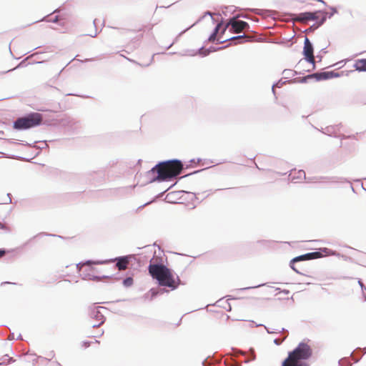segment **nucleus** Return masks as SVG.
Wrapping results in <instances>:
<instances>
[{"label": "nucleus", "instance_id": "obj_1", "mask_svg": "<svg viewBox=\"0 0 366 366\" xmlns=\"http://www.w3.org/2000/svg\"><path fill=\"white\" fill-rule=\"evenodd\" d=\"M149 274L158 282L159 286L176 290L181 284V280L174 272L162 264H152L148 267Z\"/></svg>", "mask_w": 366, "mask_h": 366}, {"label": "nucleus", "instance_id": "obj_2", "mask_svg": "<svg viewBox=\"0 0 366 366\" xmlns=\"http://www.w3.org/2000/svg\"><path fill=\"white\" fill-rule=\"evenodd\" d=\"M312 355V348L306 342H300L283 361L282 366H309L307 360Z\"/></svg>", "mask_w": 366, "mask_h": 366}, {"label": "nucleus", "instance_id": "obj_3", "mask_svg": "<svg viewBox=\"0 0 366 366\" xmlns=\"http://www.w3.org/2000/svg\"><path fill=\"white\" fill-rule=\"evenodd\" d=\"M183 169V164L179 160H169L158 164L152 169V172H157V179L165 180L179 174Z\"/></svg>", "mask_w": 366, "mask_h": 366}, {"label": "nucleus", "instance_id": "obj_4", "mask_svg": "<svg viewBox=\"0 0 366 366\" xmlns=\"http://www.w3.org/2000/svg\"><path fill=\"white\" fill-rule=\"evenodd\" d=\"M42 122V115L39 113H31L18 118L14 123V128L19 130L28 129L39 125Z\"/></svg>", "mask_w": 366, "mask_h": 366}, {"label": "nucleus", "instance_id": "obj_5", "mask_svg": "<svg viewBox=\"0 0 366 366\" xmlns=\"http://www.w3.org/2000/svg\"><path fill=\"white\" fill-rule=\"evenodd\" d=\"M295 19L297 21L304 24L309 21L320 20L317 26H319L326 20V14L320 11L315 12H305L300 14Z\"/></svg>", "mask_w": 366, "mask_h": 366}, {"label": "nucleus", "instance_id": "obj_6", "mask_svg": "<svg viewBox=\"0 0 366 366\" xmlns=\"http://www.w3.org/2000/svg\"><path fill=\"white\" fill-rule=\"evenodd\" d=\"M322 257V254L320 252H313L310 253H307L305 254H302L298 257L293 258L290 263L291 268L295 271L297 273L302 274L301 271L295 267V264L300 261L310 260L313 259H317Z\"/></svg>", "mask_w": 366, "mask_h": 366}, {"label": "nucleus", "instance_id": "obj_7", "mask_svg": "<svg viewBox=\"0 0 366 366\" xmlns=\"http://www.w3.org/2000/svg\"><path fill=\"white\" fill-rule=\"evenodd\" d=\"M102 308V307L92 305L89 309V313L92 318L97 320V322L92 325L94 327L100 326L104 322V317L100 311V309Z\"/></svg>", "mask_w": 366, "mask_h": 366}, {"label": "nucleus", "instance_id": "obj_8", "mask_svg": "<svg viewBox=\"0 0 366 366\" xmlns=\"http://www.w3.org/2000/svg\"><path fill=\"white\" fill-rule=\"evenodd\" d=\"M303 54L305 59L311 63L315 64V56L313 54V46L308 38H305L303 48Z\"/></svg>", "mask_w": 366, "mask_h": 366}, {"label": "nucleus", "instance_id": "obj_9", "mask_svg": "<svg viewBox=\"0 0 366 366\" xmlns=\"http://www.w3.org/2000/svg\"><path fill=\"white\" fill-rule=\"evenodd\" d=\"M228 25L231 26V30L234 33H240L243 30L249 29V24L244 21L234 20L231 21Z\"/></svg>", "mask_w": 366, "mask_h": 366}, {"label": "nucleus", "instance_id": "obj_10", "mask_svg": "<svg viewBox=\"0 0 366 366\" xmlns=\"http://www.w3.org/2000/svg\"><path fill=\"white\" fill-rule=\"evenodd\" d=\"M338 75L335 74L333 71H325L320 73H315L310 75H308L307 78H315L317 80H323L327 79L332 77L337 76Z\"/></svg>", "mask_w": 366, "mask_h": 366}, {"label": "nucleus", "instance_id": "obj_11", "mask_svg": "<svg viewBox=\"0 0 366 366\" xmlns=\"http://www.w3.org/2000/svg\"><path fill=\"white\" fill-rule=\"evenodd\" d=\"M117 267L119 269V270H124L127 268L129 264V258L127 257H122L117 259Z\"/></svg>", "mask_w": 366, "mask_h": 366}, {"label": "nucleus", "instance_id": "obj_12", "mask_svg": "<svg viewBox=\"0 0 366 366\" xmlns=\"http://www.w3.org/2000/svg\"><path fill=\"white\" fill-rule=\"evenodd\" d=\"M354 67L360 71H366V59H357L355 61Z\"/></svg>", "mask_w": 366, "mask_h": 366}, {"label": "nucleus", "instance_id": "obj_13", "mask_svg": "<svg viewBox=\"0 0 366 366\" xmlns=\"http://www.w3.org/2000/svg\"><path fill=\"white\" fill-rule=\"evenodd\" d=\"M254 37L248 35H241L230 38L232 41H238V44H242L244 42L252 41Z\"/></svg>", "mask_w": 366, "mask_h": 366}, {"label": "nucleus", "instance_id": "obj_14", "mask_svg": "<svg viewBox=\"0 0 366 366\" xmlns=\"http://www.w3.org/2000/svg\"><path fill=\"white\" fill-rule=\"evenodd\" d=\"M297 174V177L300 179H303L305 178V172L303 170H298V171H294L291 172L290 174V177H291L292 180H294L295 179V175Z\"/></svg>", "mask_w": 366, "mask_h": 366}, {"label": "nucleus", "instance_id": "obj_15", "mask_svg": "<svg viewBox=\"0 0 366 366\" xmlns=\"http://www.w3.org/2000/svg\"><path fill=\"white\" fill-rule=\"evenodd\" d=\"M221 26H222V24L221 23H219L217 25V26L215 27L214 31L209 37V40L210 41H214L217 39V33H218V31H219V30ZM217 40L219 41V39H217Z\"/></svg>", "mask_w": 366, "mask_h": 366}, {"label": "nucleus", "instance_id": "obj_16", "mask_svg": "<svg viewBox=\"0 0 366 366\" xmlns=\"http://www.w3.org/2000/svg\"><path fill=\"white\" fill-rule=\"evenodd\" d=\"M133 279L132 277H127L124 281H123V285L128 287H130L133 285Z\"/></svg>", "mask_w": 366, "mask_h": 366}, {"label": "nucleus", "instance_id": "obj_17", "mask_svg": "<svg viewBox=\"0 0 366 366\" xmlns=\"http://www.w3.org/2000/svg\"><path fill=\"white\" fill-rule=\"evenodd\" d=\"M5 253H6V252H5V250H4V249H0V258H1V257H3V256L5 254Z\"/></svg>", "mask_w": 366, "mask_h": 366}, {"label": "nucleus", "instance_id": "obj_18", "mask_svg": "<svg viewBox=\"0 0 366 366\" xmlns=\"http://www.w3.org/2000/svg\"><path fill=\"white\" fill-rule=\"evenodd\" d=\"M84 345L85 347H89L90 345V343L87 342H84Z\"/></svg>", "mask_w": 366, "mask_h": 366}, {"label": "nucleus", "instance_id": "obj_19", "mask_svg": "<svg viewBox=\"0 0 366 366\" xmlns=\"http://www.w3.org/2000/svg\"><path fill=\"white\" fill-rule=\"evenodd\" d=\"M91 264V262H90L89 261H88V262H85V263L82 264V266H84V265H87V264L89 265V264Z\"/></svg>", "mask_w": 366, "mask_h": 366}, {"label": "nucleus", "instance_id": "obj_20", "mask_svg": "<svg viewBox=\"0 0 366 366\" xmlns=\"http://www.w3.org/2000/svg\"><path fill=\"white\" fill-rule=\"evenodd\" d=\"M227 26H228V25L225 26L223 28L222 33H224V32L226 31Z\"/></svg>", "mask_w": 366, "mask_h": 366}, {"label": "nucleus", "instance_id": "obj_21", "mask_svg": "<svg viewBox=\"0 0 366 366\" xmlns=\"http://www.w3.org/2000/svg\"><path fill=\"white\" fill-rule=\"evenodd\" d=\"M360 285H361V287L363 286V284L361 282H359Z\"/></svg>", "mask_w": 366, "mask_h": 366}]
</instances>
